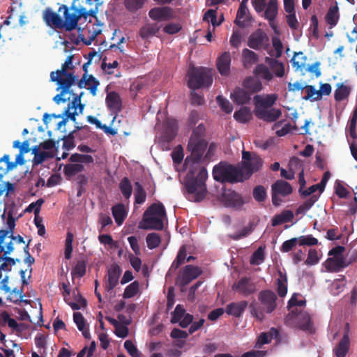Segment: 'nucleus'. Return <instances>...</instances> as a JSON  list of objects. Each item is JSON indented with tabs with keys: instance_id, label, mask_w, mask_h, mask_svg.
<instances>
[{
	"instance_id": "f257e3e1",
	"label": "nucleus",
	"mask_w": 357,
	"mask_h": 357,
	"mask_svg": "<svg viewBox=\"0 0 357 357\" xmlns=\"http://www.w3.org/2000/svg\"><path fill=\"white\" fill-rule=\"evenodd\" d=\"M205 130V126L201 123L192 130L187 146L190 155L186 157L184 162L188 170L185 181L186 197L195 202L203 200L207 192L206 181L208 172L202 165L203 155L208 147V142L204 138Z\"/></svg>"
},
{
	"instance_id": "f03ea898",
	"label": "nucleus",
	"mask_w": 357,
	"mask_h": 357,
	"mask_svg": "<svg viewBox=\"0 0 357 357\" xmlns=\"http://www.w3.org/2000/svg\"><path fill=\"white\" fill-rule=\"evenodd\" d=\"M277 295L269 289L261 290L257 296V301L254 300L249 306L250 315L259 322H262L267 314L273 313L277 308Z\"/></svg>"
},
{
	"instance_id": "7ed1b4c3",
	"label": "nucleus",
	"mask_w": 357,
	"mask_h": 357,
	"mask_svg": "<svg viewBox=\"0 0 357 357\" xmlns=\"http://www.w3.org/2000/svg\"><path fill=\"white\" fill-rule=\"evenodd\" d=\"M187 77L188 86L192 90L208 88L213 83L212 71L202 66H190L187 72Z\"/></svg>"
},
{
	"instance_id": "20e7f679",
	"label": "nucleus",
	"mask_w": 357,
	"mask_h": 357,
	"mask_svg": "<svg viewBox=\"0 0 357 357\" xmlns=\"http://www.w3.org/2000/svg\"><path fill=\"white\" fill-rule=\"evenodd\" d=\"M213 178L220 183H235L244 181L240 167L225 162H221L213 169Z\"/></svg>"
},
{
	"instance_id": "39448f33",
	"label": "nucleus",
	"mask_w": 357,
	"mask_h": 357,
	"mask_svg": "<svg viewBox=\"0 0 357 357\" xmlns=\"http://www.w3.org/2000/svg\"><path fill=\"white\" fill-rule=\"evenodd\" d=\"M243 161L241 166V170L244 180H247L256 172L259 171L262 165V159L255 153L243 151Z\"/></svg>"
},
{
	"instance_id": "423d86ee",
	"label": "nucleus",
	"mask_w": 357,
	"mask_h": 357,
	"mask_svg": "<svg viewBox=\"0 0 357 357\" xmlns=\"http://www.w3.org/2000/svg\"><path fill=\"white\" fill-rule=\"evenodd\" d=\"M50 81L56 82L58 85L56 91H60V93L54 97L53 100L58 105L61 102L69 101L70 100V96H73V93H74L73 90L70 89L71 86L73 85L71 81L61 80L56 77L50 79Z\"/></svg>"
},
{
	"instance_id": "0eeeda50",
	"label": "nucleus",
	"mask_w": 357,
	"mask_h": 357,
	"mask_svg": "<svg viewBox=\"0 0 357 357\" xmlns=\"http://www.w3.org/2000/svg\"><path fill=\"white\" fill-rule=\"evenodd\" d=\"M291 185L283 180H278L271 186L272 202L275 206L281 204L282 200L279 196L286 197L292 192Z\"/></svg>"
},
{
	"instance_id": "6e6552de",
	"label": "nucleus",
	"mask_w": 357,
	"mask_h": 357,
	"mask_svg": "<svg viewBox=\"0 0 357 357\" xmlns=\"http://www.w3.org/2000/svg\"><path fill=\"white\" fill-rule=\"evenodd\" d=\"M73 56H68L66 61L62 64L60 70H57L56 71L52 72L50 73V79H52L53 77L55 78V77H56L61 80H70L71 81L72 84H74L76 82L77 76L75 75L73 73L68 71V70H72L74 68L73 65Z\"/></svg>"
},
{
	"instance_id": "1a4fd4ad",
	"label": "nucleus",
	"mask_w": 357,
	"mask_h": 357,
	"mask_svg": "<svg viewBox=\"0 0 357 357\" xmlns=\"http://www.w3.org/2000/svg\"><path fill=\"white\" fill-rule=\"evenodd\" d=\"M233 291L243 297H248L257 291V285L248 277H243L232 285Z\"/></svg>"
},
{
	"instance_id": "9d476101",
	"label": "nucleus",
	"mask_w": 357,
	"mask_h": 357,
	"mask_svg": "<svg viewBox=\"0 0 357 357\" xmlns=\"http://www.w3.org/2000/svg\"><path fill=\"white\" fill-rule=\"evenodd\" d=\"M248 45L257 50L261 48L267 50L269 45V38L264 31L259 29L249 36Z\"/></svg>"
},
{
	"instance_id": "9b49d317",
	"label": "nucleus",
	"mask_w": 357,
	"mask_h": 357,
	"mask_svg": "<svg viewBox=\"0 0 357 357\" xmlns=\"http://www.w3.org/2000/svg\"><path fill=\"white\" fill-rule=\"evenodd\" d=\"M277 99L278 95L275 93L255 95L253 98L254 111L273 108L272 107L275 103Z\"/></svg>"
},
{
	"instance_id": "f8f14e48",
	"label": "nucleus",
	"mask_w": 357,
	"mask_h": 357,
	"mask_svg": "<svg viewBox=\"0 0 357 357\" xmlns=\"http://www.w3.org/2000/svg\"><path fill=\"white\" fill-rule=\"evenodd\" d=\"M63 10L64 20H63V28L67 31L74 30L77 26V23L79 20L77 13L74 11L73 13H69V8L66 5L62 4L59 6L58 12Z\"/></svg>"
},
{
	"instance_id": "ddd939ff",
	"label": "nucleus",
	"mask_w": 357,
	"mask_h": 357,
	"mask_svg": "<svg viewBox=\"0 0 357 357\" xmlns=\"http://www.w3.org/2000/svg\"><path fill=\"white\" fill-rule=\"evenodd\" d=\"M222 202L226 206L235 208H240L244 204L242 197L230 190L222 193Z\"/></svg>"
},
{
	"instance_id": "4468645a",
	"label": "nucleus",
	"mask_w": 357,
	"mask_h": 357,
	"mask_svg": "<svg viewBox=\"0 0 357 357\" xmlns=\"http://www.w3.org/2000/svg\"><path fill=\"white\" fill-rule=\"evenodd\" d=\"M202 273V270L195 266L186 265L181 271V284L187 285Z\"/></svg>"
},
{
	"instance_id": "2eb2a0df",
	"label": "nucleus",
	"mask_w": 357,
	"mask_h": 357,
	"mask_svg": "<svg viewBox=\"0 0 357 357\" xmlns=\"http://www.w3.org/2000/svg\"><path fill=\"white\" fill-rule=\"evenodd\" d=\"M43 19L48 26L56 29L63 28V19L59 15L53 12L50 8L44 10Z\"/></svg>"
},
{
	"instance_id": "dca6fc26",
	"label": "nucleus",
	"mask_w": 357,
	"mask_h": 357,
	"mask_svg": "<svg viewBox=\"0 0 357 357\" xmlns=\"http://www.w3.org/2000/svg\"><path fill=\"white\" fill-rule=\"evenodd\" d=\"M121 269L117 264H112L107 272V280L105 284V289L111 291L118 284Z\"/></svg>"
},
{
	"instance_id": "f3484780",
	"label": "nucleus",
	"mask_w": 357,
	"mask_h": 357,
	"mask_svg": "<svg viewBox=\"0 0 357 357\" xmlns=\"http://www.w3.org/2000/svg\"><path fill=\"white\" fill-rule=\"evenodd\" d=\"M345 333L339 342L337 347L333 349L336 357H345L350 348V339L349 337V324H346Z\"/></svg>"
},
{
	"instance_id": "a211bd4d",
	"label": "nucleus",
	"mask_w": 357,
	"mask_h": 357,
	"mask_svg": "<svg viewBox=\"0 0 357 357\" xmlns=\"http://www.w3.org/2000/svg\"><path fill=\"white\" fill-rule=\"evenodd\" d=\"M254 114L257 118L266 122H274L277 121L281 116V109L277 108H270L254 111Z\"/></svg>"
},
{
	"instance_id": "6ab92c4d",
	"label": "nucleus",
	"mask_w": 357,
	"mask_h": 357,
	"mask_svg": "<svg viewBox=\"0 0 357 357\" xmlns=\"http://www.w3.org/2000/svg\"><path fill=\"white\" fill-rule=\"evenodd\" d=\"M149 16L153 20H169L173 18V10L169 7H155L151 9Z\"/></svg>"
},
{
	"instance_id": "aec40b11",
	"label": "nucleus",
	"mask_w": 357,
	"mask_h": 357,
	"mask_svg": "<svg viewBox=\"0 0 357 357\" xmlns=\"http://www.w3.org/2000/svg\"><path fill=\"white\" fill-rule=\"evenodd\" d=\"M162 218L143 216L142 221L139 225V228L142 229H155L161 231L164 228Z\"/></svg>"
},
{
	"instance_id": "412c9836",
	"label": "nucleus",
	"mask_w": 357,
	"mask_h": 357,
	"mask_svg": "<svg viewBox=\"0 0 357 357\" xmlns=\"http://www.w3.org/2000/svg\"><path fill=\"white\" fill-rule=\"evenodd\" d=\"M347 266L344 257H329L324 262L326 271L331 273L340 272Z\"/></svg>"
},
{
	"instance_id": "4be33fe9",
	"label": "nucleus",
	"mask_w": 357,
	"mask_h": 357,
	"mask_svg": "<svg viewBox=\"0 0 357 357\" xmlns=\"http://www.w3.org/2000/svg\"><path fill=\"white\" fill-rule=\"evenodd\" d=\"M248 305L247 301H241L239 302H233L228 304L225 307V312L227 314L234 317H240L245 312Z\"/></svg>"
},
{
	"instance_id": "5701e85b",
	"label": "nucleus",
	"mask_w": 357,
	"mask_h": 357,
	"mask_svg": "<svg viewBox=\"0 0 357 357\" xmlns=\"http://www.w3.org/2000/svg\"><path fill=\"white\" fill-rule=\"evenodd\" d=\"M230 98L237 105H243L249 102L251 94L244 89L236 87L231 93Z\"/></svg>"
},
{
	"instance_id": "b1692460",
	"label": "nucleus",
	"mask_w": 357,
	"mask_h": 357,
	"mask_svg": "<svg viewBox=\"0 0 357 357\" xmlns=\"http://www.w3.org/2000/svg\"><path fill=\"white\" fill-rule=\"evenodd\" d=\"M231 56L229 52L222 53L217 60V68L222 75H228L230 73Z\"/></svg>"
},
{
	"instance_id": "393cba45",
	"label": "nucleus",
	"mask_w": 357,
	"mask_h": 357,
	"mask_svg": "<svg viewBox=\"0 0 357 357\" xmlns=\"http://www.w3.org/2000/svg\"><path fill=\"white\" fill-rule=\"evenodd\" d=\"M105 100L108 108L111 111L117 113L121 110V100L116 92L112 91L109 93Z\"/></svg>"
},
{
	"instance_id": "a878e982",
	"label": "nucleus",
	"mask_w": 357,
	"mask_h": 357,
	"mask_svg": "<svg viewBox=\"0 0 357 357\" xmlns=\"http://www.w3.org/2000/svg\"><path fill=\"white\" fill-rule=\"evenodd\" d=\"M297 325L303 331L313 332V324L307 312H301L297 315Z\"/></svg>"
},
{
	"instance_id": "bb28decb",
	"label": "nucleus",
	"mask_w": 357,
	"mask_h": 357,
	"mask_svg": "<svg viewBox=\"0 0 357 357\" xmlns=\"http://www.w3.org/2000/svg\"><path fill=\"white\" fill-rule=\"evenodd\" d=\"M278 273L279 277L275 281V284L277 286L276 291L278 295L280 297L283 298L287 293V277L286 273H282L280 270L278 271Z\"/></svg>"
},
{
	"instance_id": "cd10ccee",
	"label": "nucleus",
	"mask_w": 357,
	"mask_h": 357,
	"mask_svg": "<svg viewBox=\"0 0 357 357\" xmlns=\"http://www.w3.org/2000/svg\"><path fill=\"white\" fill-rule=\"evenodd\" d=\"M17 218H15L12 215L8 214L7 216V229H0V252H3V247L2 245L4 242L5 238L8 236L10 233H13L14 228L15 227V220Z\"/></svg>"
},
{
	"instance_id": "c85d7f7f",
	"label": "nucleus",
	"mask_w": 357,
	"mask_h": 357,
	"mask_svg": "<svg viewBox=\"0 0 357 357\" xmlns=\"http://www.w3.org/2000/svg\"><path fill=\"white\" fill-rule=\"evenodd\" d=\"M243 86L250 94L259 92L263 88L261 82L252 77H246Z\"/></svg>"
},
{
	"instance_id": "c756f323",
	"label": "nucleus",
	"mask_w": 357,
	"mask_h": 357,
	"mask_svg": "<svg viewBox=\"0 0 357 357\" xmlns=\"http://www.w3.org/2000/svg\"><path fill=\"white\" fill-rule=\"evenodd\" d=\"M157 215L160 218L166 217V211L163 204L161 202L154 203L151 204L144 213L143 216Z\"/></svg>"
},
{
	"instance_id": "7c9ffc66",
	"label": "nucleus",
	"mask_w": 357,
	"mask_h": 357,
	"mask_svg": "<svg viewBox=\"0 0 357 357\" xmlns=\"http://www.w3.org/2000/svg\"><path fill=\"white\" fill-rule=\"evenodd\" d=\"M266 63L269 66L275 76L282 77L284 75V65L275 59L265 58Z\"/></svg>"
},
{
	"instance_id": "2f4dec72",
	"label": "nucleus",
	"mask_w": 357,
	"mask_h": 357,
	"mask_svg": "<svg viewBox=\"0 0 357 357\" xmlns=\"http://www.w3.org/2000/svg\"><path fill=\"white\" fill-rule=\"evenodd\" d=\"M254 75L260 79L269 82L273 79V75L268 67L263 63L257 64L253 71Z\"/></svg>"
},
{
	"instance_id": "473e14b6",
	"label": "nucleus",
	"mask_w": 357,
	"mask_h": 357,
	"mask_svg": "<svg viewBox=\"0 0 357 357\" xmlns=\"http://www.w3.org/2000/svg\"><path fill=\"white\" fill-rule=\"evenodd\" d=\"M112 213L118 225H122L127 216L125 206L123 204H117L112 208Z\"/></svg>"
},
{
	"instance_id": "72a5a7b5",
	"label": "nucleus",
	"mask_w": 357,
	"mask_h": 357,
	"mask_svg": "<svg viewBox=\"0 0 357 357\" xmlns=\"http://www.w3.org/2000/svg\"><path fill=\"white\" fill-rule=\"evenodd\" d=\"M340 18V14H339V8L337 5L331 6L325 16L326 22L328 24L331 26V27L335 26Z\"/></svg>"
},
{
	"instance_id": "f704fd0d",
	"label": "nucleus",
	"mask_w": 357,
	"mask_h": 357,
	"mask_svg": "<svg viewBox=\"0 0 357 357\" xmlns=\"http://www.w3.org/2000/svg\"><path fill=\"white\" fill-rule=\"evenodd\" d=\"M294 213L290 210L283 211L280 214L275 215L272 219V225L273 227L281 224L289 222L292 220Z\"/></svg>"
},
{
	"instance_id": "c9c22d12",
	"label": "nucleus",
	"mask_w": 357,
	"mask_h": 357,
	"mask_svg": "<svg viewBox=\"0 0 357 357\" xmlns=\"http://www.w3.org/2000/svg\"><path fill=\"white\" fill-rule=\"evenodd\" d=\"M264 9V17L267 20H275L278 13V4L277 0H270Z\"/></svg>"
},
{
	"instance_id": "e433bc0d",
	"label": "nucleus",
	"mask_w": 357,
	"mask_h": 357,
	"mask_svg": "<svg viewBox=\"0 0 357 357\" xmlns=\"http://www.w3.org/2000/svg\"><path fill=\"white\" fill-rule=\"evenodd\" d=\"M234 118L239 123H245L252 119V115L249 107H243L234 112Z\"/></svg>"
},
{
	"instance_id": "4c0bfd02",
	"label": "nucleus",
	"mask_w": 357,
	"mask_h": 357,
	"mask_svg": "<svg viewBox=\"0 0 357 357\" xmlns=\"http://www.w3.org/2000/svg\"><path fill=\"white\" fill-rule=\"evenodd\" d=\"M160 26L158 24H147L139 30V35L142 38H149L155 36L160 30Z\"/></svg>"
},
{
	"instance_id": "58836bf2",
	"label": "nucleus",
	"mask_w": 357,
	"mask_h": 357,
	"mask_svg": "<svg viewBox=\"0 0 357 357\" xmlns=\"http://www.w3.org/2000/svg\"><path fill=\"white\" fill-rule=\"evenodd\" d=\"M243 62L245 67L248 68L258 61V55L247 48L242 52Z\"/></svg>"
},
{
	"instance_id": "ea45409f",
	"label": "nucleus",
	"mask_w": 357,
	"mask_h": 357,
	"mask_svg": "<svg viewBox=\"0 0 357 357\" xmlns=\"http://www.w3.org/2000/svg\"><path fill=\"white\" fill-rule=\"evenodd\" d=\"M346 285V278L342 275L335 279L331 285V291L333 295H338L343 291Z\"/></svg>"
},
{
	"instance_id": "a19ab883",
	"label": "nucleus",
	"mask_w": 357,
	"mask_h": 357,
	"mask_svg": "<svg viewBox=\"0 0 357 357\" xmlns=\"http://www.w3.org/2000/svg\"><path fill=\"white\" fill-rule=\"evenodd\" d=\"M186 255L185 246L183 245L180 248L176 259L172 264L169 271H174L182 265L186 259Z\"/></svg>"
},
{
	"instance_id": "79ce46f5",
	"label": "nucleus",
	"mask_w": 357,
	"mask_h": 357,
	"mask_svg": "<svg viewBox=\"0 0 357 357\" xmlns=\"http://www.w3.org/2000/svg\"><path fill=\"white\" fill-rule=\"evenodd\" d=\"M307 57L303 54L302 52H299L294 54V56L291 59V64L295 70H302L305 66Z\"/></svg>"
},
{
	"instance_id": "37998d69",
	"label": "nucleus",
	"mask_w": 357,
	"mask_h": 357,
	"mask_svg": "<svg viewBox=\"0 0 357 357\" xmlns=\"http://www.w3.org/2000/svg\"><path fill=\"white\" fill-rule=\"evenodd\" d=\"M337 86L334 93V98L336 101L340 102L349 96L350 89L342 83L337 84Z\"/></svg>"
},
{
	"instance_id": "c03bdc74",
	"label": "nucleus",
	"mask_w": 357,
	"mask_h": 357,
	"mask_svg": "<svg viewBox=\"0 0 357 357\" xmlns=\"http://www.w3.org/2000/svg\"><path fill=\"white\" fill-rule=\"evenodd\" d=\"M119 189L126 199H129L132 192V186L128 177H123L119 185Z\"/></svg>"
},
{
	"instance_id": "a18cd8bd",
	"label": "nucleus",
	"mask_w": 357,
	"mask_h": 357,
	"mask_svg": "<svg viewBox=\"0 0 357 357\" xmlns=\"http://www.w3.org/2000/svg\"><path fill=\"white\" fill-rule=\"evenodd\" d=\"M319 195H312L311 197L305 200L301 205H300L296 211V213L302 214L310 209L314 203L319 199Z\"/></svg>"
},
{
	"instance_id": "49530a36",
	"label": "nucleus",
	"mask_w": 357,
	"mask_h": 357,
	"mask_svg": "<svg viewBox=\"0 0 357 357\" xmlns=\"http://www.w3.org/2000/svg\"><path fill=\"white\" fill-rule=\"evenodd\" d=\"M247 7L244 4V1H242L238 9L234 23L239 27L243 28L246 26L245 18L246 15Z\"/></svg>"
},
{
	"instance_id": "de8ad7c7",
	"label": "nucleus",
	"mask_w": 357,
	"mask_h": 357,
	"mask_svg": "<svg viewBox=\"0 0 357 357\" xmlns=\"http://www.w3.org/2000/svg\"><path fill=\"white\" fill-rule=\"evenodd\" d=\"M306 95L303 97L305 100H310L312 102L317 101L321 99L319 90H317L312 85H305Z\"/></svg>"
},
{
	"instance_id": "09e8293b",
	"label": "nucleus",
	"mask_w": 357,
	"mask_h": 357,
	"mask_svg": "<svg viewBox=\"0 0 357 357\" xmlns=\"http://www.w3.org/2000/svg\"><path fill=\"white\" fill-rule=\"evenodd\" d=\"M135 204H142L145 202L146 199V193L142 184L136 181L135 183Z\"/></svg>"
},
{
	"instance_id": "8fccbe9b",
	"label": "nucleus",
	"mask_w": 357,
	"mask_h": 357,
	"mask_svg": "<svg viewBox=\"0 0 357 357\" xmlns=\"http://www.w3.org/2000/svg\"><path fill=\"white\" fill-rule=\"evenodd\" d=\"M84 95V92H81L79 94L73 93V99L68 104L71 108H73L75 111L79 109L78 114H82L84 109V105L82 104L81 98Z\"/></svg>"
},
{
	"instance_id": "3c124183",
	"label": "nucleus",
	"mask_w": 357,
	"mask_h": 357,
	"mask_svg": "<svg viewBox=\"0 0 357 357\" xmlns=\"http://www.w3.org/2000/svg\"><path fill=\"white\" fill-rule=\"evenodd\" d=\"M75 124L76 125L73 131L76 133L77 137L80 140H83L90 137L91 128L89 126H79L77 123H75Z\"/></svg>"
},
{
	"instance_id": "603ef678",
	"label": "nucleus",
	"mask_w": 357,
	"mask_h": 357,
	"mask_svg": "<svg viewBox=\"0 0 357 357\" xmlns=\"http://www.w3.org/2000/svg\"><path fill=\"white\" fill-rule=\"evenodd\" d=\"M146 1L147 0H124V6L128 11L135 13L141 9Z\"/></svg>"
},
{
	"instance_id": "864d4df0",
	"label": "nucleus",
	"mask_w": 357,
	"mask_h": 357,
	"mask_svg": "<svg viewBox=\"0 0 357 357\" xmlns=\"http://www.w3.org/2000/svg\"><path fill=\"white\" fill-rule=\"evenodd\" d=\"M84 169V165L82 164H68L64 167V174L66 176L70 177L82 172Z\"/></svg>"
},
{
	"instance_id": "5fc2aeb1",
	"label": "nucleus",
	"mask_w": 357,
	"mask_h": 357,
	"mask_svg": "<svg viewBox=\"0 0 357 357\" xmlns=\"http://www.w3.org/2000/svg\"><path fill=\"white\" fill-rule=\"evenodd\" d=\"M146 241L147 243V247L150 250H153L158 248L160 245L161 243V238L158 234L151 233L146 236Z\"/></svg>"
},
{
	"instance_id": "6e6d98bb",
	"label": "nucleus",
	"mask_w": 357,
	"mask_h": 357,
	"mask_svg": "<svg viewBox=\"0 0 357 357\" xmlns=\"http://www.w3.org/2000/svg\"><path fill=\"white\" fill-rule=\"evenodd\" d=\"M139 284L138 281H134L128 285L123 292V298H130L135 296L139 291Z\"/></svg>"
},
{
	"instance_id": "4d7b16f0",
	"label": "nucleus",
	"mask_w": 357,
	"mask_h": 357,
	"mask_svg": "<svg viewBox=\"0 0 357 357\" xmlns=\"http://www.w3.org/2000/svg\"><path fill=\"white\" fill-rule=\"evenodd\" d=\"M264 250L261 247H259L252 255L250 263L252 265H259L264 260Z\"/></svg>"
},
{
	"instance_id": "13d9d810",
	"label": "nucleus",
	"mask_w": 357,
	"mask_h": 357,
	"mask_svg": "<svg viewBox=\"0 0 357 357\" xmlns=\"http://www.w3.org/2000/svg\"><path fill=\"white\" fill-rule=\"evenodd\" d=\"M70 161L72 162H82L89 164L93 162V158L90 155L74 153L70 155Z\"/></svg>"
},
{
	"instance_id": "bf43d9fd",
	"label": "nucleus",
	"mask_w": 357,
	"mask_h": 357,
	"mask_svg": "<svg viewBox=\"0 0 357 357\" xmlns=\"http://www.w3.org/2000/svg\"><path fill=\"white\" fill-rule=\"evenodd\" d=\"M216 101L221 109L227 114H229L233 110V106L229 101L221 95L216 97Z\"/></svg>"
},
{
	"instance_id": "052dcab7",
	"label": "nucleus",
	"mask_w": 357,
	"mask_h": 357,
	"mask_svg": "<svg viewBox=\"0 0 357 357\" xmlns=\"http://www.w3.org/2000/svg\"><path fill=\"white\" fill-rule=\"evenodd\" d=\"M84 84H85V86L91 84V86L88 88V89L90 91V93L93 96L96 95L97 89H98V86L100 85V82L96 78H95L92 75H87V77L85 78Z\"/></svg>"
},
{
	"instance_id": "680f3d73",
	"label": "nucleus",
	"mask_w": 357,
	"mask_h": 357,
	"mask_svg": "<svg viewBox=\"0 0 357 357\" xmlns=\"http://www.w3.org/2000/svg\"><path fill=\"white\" fill-rule=\"evenodd\" d=\"M86 264L84 261H78L72 271L73 276L82 278L86 273Z\"/></svg>"
},
{
	"instance_id": "e2e57ef3",
	"label": "nucleus",
	"mask_w": 357,
	"mask_h": 357,
	"mask_svg": "<svg viewBox=\"0 0 357 357\" xmlns=\"http://www.w3.org/2000/svg\"><path fill=\"white\" fill-rule=\"evenodd\" d=\"M298 241V245H307L312 246L318 244V240L313 237L312 235L300 236L297 237Z\"/></svg>"
},
{
	"instance_id": "0e129e2a",
	"label": "nucleus",
	"mask_w": 357,
	"mask_h": 357,
	"mask_svg": "<svg viewBox=\"0 0 357 357\" xmlns=\"http://www.w3.org/2000/svg\"><path fill=\"white\" fill-rule=\"evenodd\" d=\"M298 245L297 238H292L283 242L280 250L282 252H289L293 250Z\"/></svg>"
},
{
	"instance_id": "69168bd1",
	"label": "nucleus",
	"mask_w": 357,
	"mask_h": 357,
	"mask_svg": "<svg viewBox=\"0 0 357 357\" xmlns=\"http://www.w3.org/2000/svg\"><path fill=\"white\" fill-rule=\"evenodd\" d=\"M185 314V309L181 305H177L174 312L172 313L171 322L172 324L178 323L183 318Z\"/></svg>"
},
{
	"instance_id": "338daca9",
	"label": "nucleus",
	"mask_w": 357,
	"mask_h": 357,
	"mask_svg": "<svg viewBox=\"0 0 357 357\" xmlns=\"http://www.w3.org/2000/svg\"><path fill=\"white\" fill-rule=\"evenodd\" d=\"M253 197L259 202H264L266 197V189L262 185H257L253 190Z\"/></svg>"
},
{
	"instance_id": "774afa93",
	"label": "nucleus",
	"mask_w": 357,
	"mask_h": 357,
	"mask_svg": "<svg viewBox=\"0 0 357 357\" xmlns=\"http://www.w3.org/2000/svg\"><path fill=\"white\" fill-rule=\"evenodd\" d=\"M124 347L132 357H140V352L131 340H126L124 342Z\"/></svg>"
}]
</instances>
